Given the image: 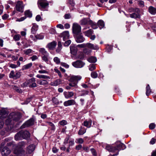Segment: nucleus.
Returning a JSON list of instances; mask_svg holds the SVG:
<instances>
[{
  "label": "nucleus",
  "mask_w": 156,
  "mask_h": 156,
  "mask_svg": "<svg viewBox=\"0 0 156 156\" xmlns=\"http://www.w3.org/2000/svg\"><path fill=\"white\" fill-rule=\"evenodd\" d=\"M32 50L31 49H28L26 50H24L23 52L25 54L27 55L29 54L30 53L32 52Z\"/></svg>",
  "instance_id": "nucleus-50"
},
{
  "label": "nucleus",
  "mask_w": 156,
  "mask_h": 156,
  "mask_svg": "<svg viewBox=\"0 0 156 156\" xmlns=\"http://www.w3.org/2000/svg\"><path fill=\"white\" fill-rule=\"evenodd\" d=\"M105 149L109 152H115L116 151V147L111 146L110 145H107Z\"/></svg>",
  "instance_id": "nucleus-19"
},
{
  "label": "nucleus",
  "mask_w": 156,
  "mask_h": 156,
  "mask_svg": "<svg viewBox=\"0 0 156 156\" xmlns=\"http://www.w3.org/2000/svg\"><path fill=\"white\" fill-rule=\"evenodd\" d=\"M81 77L79 76H71L69 80V81L71 82H76L80 80Z\"/></svg>",
  "instance_id": "nucleus-10"
},
{
  "label": "nucleus",
  "mask_w": 156,
  "mask_h": 156,
  "mask_svg": "<svg viewBox=\"0 0 156 156\" xmlns=\"http://www.w3.org/2000/svg\"><path fill=\"white\" fill-rule=\"evenodd\" d=\"M139 13L140 12H134L133 13L130 14V17L132 18H140V16Z\"/></svg>",
  "instance_id": "nucleus-24"
},
{
  "label": "nucleus",
  "mask_w": 156,
  "mask_h": 156,
  "mask_svg": "<svg viewBox=\"0 0 156 156\" xmlns=\"http://www.w3.org/2000/svg\"><path fill=\"white\" fill-rule=\"evenodd\" d=\"M24 7L23 5L22 2L18 1L16 5V10L21 12H23V9Z\"/></svg>",
  "instance_id": "nucleus-9"
},
{
  "label": "nucleus",
  "mask_w": 156,
  "mask_h": 156,
  "mask_svg": "<svg viewBox=\"0 0 156 156\" xmlns=\"http://www.w3.org/2000/svg\"><path fill=\"white\" fill-rule=\"evenodd\" d=\"M38 7L40 9H44L48 8L49 3L46 0H38L37 2Z\"/></svg>",
  "instance_id": "nucleus-3"
},
{
  "label": "nucleus",
  "mask_w": 156,
  "mask_h": 156,
  "mask_svg": "<svg viewBox=\"0 0 156 156\" xmlns=\"http://www.w3.org/2000/svg\"><path fill=\"white\" fill-rule=\"evenodd\" d=\"M73 32L75 35L80 34L81 32V27L78 24L74 23L72 27Z\"/></svg>",
  "instance_id": "nucleus-4"
},
{
  "label": "nucleus",
  "mask_w": 156,
  "mask_h": 156,
  "mask_svg": "<svg viewBox=\"0 0 156 156\" xmlns=\"http://www.w3.org/2000/svg\"><path fill=\"white\" fill-rule=\"evenodd\" d=\"M59 123L60 125L62 126H64L67 124V122L65 120H63L62 121H60Z\"/></svg>",
  "instance_id": "nucleus-53"
},
{
  "label": "nucleus",
  "mask_w": 156,
  "mask_h": 156,
  "mask_svg": "<svg viewBox=\"0 0 156 156\" xmlns=\"http://www.w3.org/2000/svg\"><path fill=\"white\" fill-rule=\"evenodd\" d=\"M61 83V80L60 79H57L52 83V85L54 86H57L59 85Z\"/></svg>",
  "instance_id": "nucleus-39"
},
{
  "label": "nucleus",
  "mask_w": 156,
  "mask_h": 156,
  "mask_svg": "<svg viewBox=\"0 0 156 156\" xmlns=\"http://www.w3.org/2000/svg\"><path fill=\"white\" fill-rule=\"evenodd\" d=\"M22 135L23 138V139H27L30 138V134L29 131L25 130L21 131Z\"/></svg>",
  "instance_id": "nucleus-13"
},
{
  "label": "nucleus",
  "mask_w": 156,
  "mask_h": 156,
  "mask_svg": "<svg viewBox=\"0 0 156 156\" xmlns=\"http://www.w3.org/2000/svg\"><path fill=\"white\" fill-rule=\"evenodd\" d=\"M98 24L99 27L100 29L103 28L105 26V24L104 21L101 20H100L98 22Z\"/></svg>",
  "instance_id": "nucleus-34"
},
{
  "label": "nucleus",
  "mask_w": 156,
  "mask_h": 156,
  "mask_svg": "<svg viewBox=\"0 0 156 156\" xmlns=\"http://www.w3.org/2000/svg\"><path fill=\"white\" fill-rule=\"evenodd\" d=\"M76 103V102L74 100L71 99L65 101L64 102L63 104L65 106H68L70 105H74Z\"/></svg>",
  "instance_id": "nucleus-15"
},
{
  "label": "nucleus",
  "mask_w": 156,
  "mask_h": 156,
  "mask_svg": "<svg viewBox=\"0 0 156 156\" xmlns=\"http://www.w3.org/2000/svg\"><path fill=\"white\" fill-rule=\"evenodd\" d=\"M146 94L147 96H148L150 94V93L151 91L150 87L149 84H148L147 85L146 87Z\"/></svg>",
  "instance_id": "nucleus-38"
},
{
  "label": "nucleus",
  "mask_w": 156,
  "mask_h": 156,
  "mask_svg": "<svg viewBox=\"0 0 156 156\" xmlns=\"http://www.w3.org/2000/svg\"><path fill=\"white\" fill-rule=\"evenodd\" d=\"M71 43V40H67L64 43V45L65 46H68Z\"/></svg>",
  "instance_id": "nucleus-58"
},
{
  "label": "nucleus",
  "mask_w": 156,
  "mask_h": 156,
  "mask_svg": "<svg viewBox=\"0 0 156 156\" xmlns=\"http://www.w3.org/2000/svg\"><path fill=\"white\" fill-rule=\"evenodd\" d=\"M86 47H87L88 48L93 49L97 50L98 49V47L97 46H95L94 44H92L90 43H87L86 44Z\"/></svg>",
  "instance_id": "nucleus-26"
},
{
  "label": "nucleus",
  "mask_w": 156,
  "mask_h": 156,
  "mask_svg": "<svg viewBox=\"0 0 156 156\" xmlns=\"http://www.w3.org/2000/svg\"><path fill=\"white\" fill-rule=\"evenodd\" d=\"M54 61L57 64H59L60 62V59L57 57H55L54 58Z\"/></svg>",
  "instance_id": "nucleus-46"
},
{
  "label": "nucleus",
  "mask_w": 156,
  "mask_h": 156,
  "mask_svg": "<svg viewBox=\"0 0 156 156\" xmlns=\"http://www.w3.org/2000/svg\"><path fill=\"white\" fill-rule=\"evenodd\" d=\"M86 132V129L83 127H81L78 131V134L79 135H82Z\"/></svg>",
  "instance_id": "nucleus-31"
},
{
  "label": "nucleus",
  "mask_w": 156,
  "mask_h": 156,
  "mask_svg": "<svg viewBox=\"0 0 156 156\" xmlns=\"http://www.w3.org/2000/svg\"><path fill=\"white\" fill-rule=\"evenodd\" d=\"M53 102L55 105H58L59 103V101L58 99L55 97H53L52 99Z\"/></svg>",
  "instance_id": "nucleus-43"
},
{
  "label": "nucleus",
  "mask_w": 156,
  "mask_h": 156,
  "mask_svg": "<svg viewBox=\"0 0 156 156\" xmlns=\"http://www.w3.org/2000/svg\"><path fill=\"white\" fill-rule=\"evenodd\" d=\"M72 64L74 67L76 68H81L85 65V63L83 61L78 60L76 61L73 62Z\"/></svg>",
  "instance_id": "nucleus-6"
},
{
  "label": "nucleus",
  "mask_w": 156,
  "mask_h": 156,
  "mask_svg": "<svg viewBox=\"0 0 156 156\" xmlns=\"http://www.w3.org/2000/svg\"><path fill=\"white\" fill-rule=\"evenodd\" d=\"M25 14L26 17H31L32 16V14L31 12L28 10L26 11L25 12Z\"/></svg>",
  "instance_id": "nucleus-40"
},
{
  "label": "nucleus",
  "mask_w": 156,
  "mask_h": 156,
  "mask_svg": "<svg viewBox=\"0 0 156 156\" xmlns=\"http://www.w3.org/2000/svg\"><path fill=\"white\" fill-rule=\"evenodd\" d=\"M77 83L76 82H71L69 84V85L71 87H75L77 86Z\"/></svg>",
  "instance_id": "nucleus-57"
},
{
  "label": "nucleus",
  "mask_w": 156,
  "mask_h": 156,
  "mask_svg": "<svg viewBox=\"0 0 156 156\" xmlns=\"http://www.w3.org/2000/svg\"><path fill=\"white\" fill-rule=\"evenodd\" d=\"M38 26L35 23L33 24L31 28V32L33 34H35L38 30Z\"/></svg>",
  "instance_id": "nucleus-23"
},
{
  "label": "nucleus",
  "mask_w": 156,
  "mask_h": 156,
  "mask_svg": "<svg viewBox=\"0 0 156 156\" xmlns=\"http://www.w3.org/2000/svg\"><path fill=\"white\" fill-rule=\"evenodd\" d=\"M77 47L80 48H83L86 47V44H78L77 45Z\"/></svg>",
  "instance_id": "nucleus-62"
},
{
  "label": "nucleus",
  "mask_w": 156,
  "mask_h": 156,
  "mask_svg": "<svg viewBox=\"0 0 156 156\" xmlns=\"http://www.w3.org/2000/svg\"><path fill=\"white\" fill-rule=\"evenodd\" d=\"M10 117L13 120L16 121H18L21 118V115L19 113H12L9 115V118H10Z\"/></svg>",
  "instance_id": "nucleus-7"
},
{
  "label": "nucleus",
  "mask_w": 156,
  "mask_h": 156,
  "mask_svg": "<svg viewBox=\"0 0 156 156\" xmlns=\"http://www.w3.org/2000/svg\"><path fill=\"white\" fill-rule=\"evenodd\" d=\"M11 152V150L9 147H4L2 150L1 152L3 156H6Z\"/></svg>",
  "instance_id": "nucleus-12"
},
{
  "label": "nucleus",
  "mask_w": 156,
  "mask_h": 156,
  "mask_svg": "<svg viewBox=\"0 0 156 156\" xmlns=\"http://www.w3.org/2000/svg\"><path fill=\"white\" fill-rule=\"evenodd\" d=\"M21 37V36L20 34H17L14 36L13 38L15 41H17L20 40Z\"/></svg>",
  "instance_id": "nucleus-42"
},
{
  "label": "nucleus",
  "mask_w": 156,
  "mask_h": 156,
  "mask_svg": "<svg viewBox=\"0 0 156 156\" xmlns=\"http://www.w3.org/2000/svg\"><path fill=\"white\" fill-rule=\"evenodd\" d=\"M96 68L94 64H90L89 66V69L92 71L94 70Z\"/></svg>",
  "instance_id": "nucleus-47"
},
{
  "label": "nucleus",
  "mask_w": 156,
  "mask_h": 156,
  "mask_svg": "<svg viewBox=\"0 0 156 156\" xmlns=\"http://www.w3.org/2000/svg\"><path fill=\"white\" fill-rule=\"evenodd\" d=\"M70 48L71 53L73 55H75L77 52V48L74 45H71L70 46Z\"/></svg>",
  "instance_id": "nucleus-18"
},
{
  "label": "nucleus",
  "mask_w": 156,
  "mask_h": 156,
  "mask_svg": "<svg viewBox=\"0 0 156 156\" xmlns=\"http://www.w3.org/2000/svg\"><path fill=\"white\" fill-rule=\"evenodd\" d=\"M92 122V121L91 119L89 120L88 121L86 120L83 122V125L87 128H90L91 127Z\"/></svg>",
  "instance_id": "nucleus-27"
},
{
  "label": "nucleus",
  "mask_w": 156,
  "mask_h": 156,
  "mask_svg": "<svg viewBox=\"0 0 156 156\" xmlns=\"http://www.w3.org/2000/svg\"><path fill=\"white\" fill-rule=\"evenodd\" d=\"M35 37L36 38V39H42L44 38V36L41 34L36 35Z\"/></svg>",
  "instance_id": "nucleus-48"
},
{
  "label": "nucleus",
  "mask_w": 156,
  "mask_h": 156,
  "mask_svg": "<svg viewBox=\"0 0 156 156\" xmlns=\"http://www.w3.org/2000/svg\"><path fill=\"white\" fill-rule=\"evenodd\" d=\"M39 51L43 55H47V56L49 55L48 53L44 48H41L39 50Z\"/></svg>",
  "instance_id": "nucleus-32"
},
{
  "label": "nucleus",
  "mask_w": 156,
  "mask_h": 156,
  "mask_svg": "<svg viewBox=\"0 0 156 156\" xmlns=\"http://www.w3.org/2000/svg\"><path fill=\"white\" fill-rule=\"evenodd\" d=\"M68 3L71 6H73L74 5V3L73 0H69Z\"/></svg>",
  "instance_id": "nucleus-63"
},
{
  "label": "nucleus",
  "mask_w": 156,
  "mask_h": 156,
  "mask_svg": "<svg viewBox=\"0 0 156 156\" xmlns=\"http://www.w3.org/2000/svg\"><path fill=\"white\" fill-rule=\"evenodd\" d=\"M32 66V63L30 62L23 66L22 69L23 70L27 69L31 67Z\"/></svg>",
  "instance_id": "nucleus-36"
},
{
  "label": "nucleus",
  "mask_w": 156,
  "mask_h": 156,
  "mask_svg": "<svg viewBox=\"0 0 156 156\" xmlns=\"http://www.w3.org/2000/svg\"><path fill=\"white\" fill-rule=\"evenodd\" d=\"M34 119L33 118H31L26 122L20 127L21 129H23L26 127H28L32 126L34 124Z\"/></svg>",
  "instance_id": "nucleus-5"
},
{
  "label": "nucleus",
  "mask_w": 156,
  "mask_h": 156,
  "mask_svg": "<svg viewBox=\"0 0 156 156\" xmlns=\"http://www.w3.org/2000/svg\"><path fill=\"white\" fill-rule=\"evenodd\" d=\"M8 114L6 110L4 108H2L1 109V119L6 117Z\"/></svg>",
  "instance_id": "nucleus-16"
},
{
  "label": "nucleus",
  "mask_w": 156,
  "mask_h": 156,
  "mask_svg": "<svg viewBox=\"0 0 156 156\" xmlns=\"http://www.w3.org/2000/svg\"><path fill=\"white\" fill-rule=\"evenodd\" d=\"M7 146L8 147H9V148L10 149V147H11L10 148L12 147H14V144L13 142H10L7 143Z\"/></svg>",
  "instance_id": "nucleus-61"
},
{
  "label": "nucleus",
  "mask_w": 156,
  "mask_h": 156,
  "mask_svg": "<svg viewBox=\"0 0 156 156\" xmlns=\"http://www.w3.org/2000/svg\"><path fill=\"white\" fill-rule=\"evenodd\" d=\"M76 141H77V143L78 144H82L84 142L83 139L81 138L77 139Z\"/></svg>",
  "instance_id": "nucleus-52"
},
{
  "label": "nucleus",
  "mask_w": 156,
  "mask_h": 156,
  "mask_svg": "<svg viewBox=\"0 0 156 156\" xmlns=\"http://www.w3.org/2000/svg\"><path fill=\"white\" fill-rule=\"evenodd\" d=\"M93 30L92 29H90L87 31H85L84 33L85 35L87 37H90L93 34Z\"/></svg>",
  "instance_id": "nucleus-33"
},
{
  "label": "nucleus",
  "mask_w": 156,
  "mask_h": 156,
  "mask_svg": "<svg viewBox=\"0 0 156 156\" xmlns=\"http://www.w3.org/2000/svg\"><path fill=\"white\" fill-rule=\"evenodd\" d=\"M57 45V42L54 41L48 44L46 47L50 50H53L55 48Z\"/></svg>",
  "instance_id": "nucleus-11"
},
{
  "label": "nucleus",
  "mask_w": 156,
  "mask_h": 156,
  "mask_svg": "<svg viewBox=\"0 0 156 156\" xmlns=\"http://www.w3.org/2000/svg\"><path fill=\"white\" fill-rule=\"evenodd\" d=\"M15 139L16 140H20L23 139L21 131L16 134L15 136Z\"/></svg>",
  "instance_id": "nucleus-25"
},
{
  "label": "nucleus",
  "mask_w": 156,
  "mask_h": 156,
  "mask_svg": "<svg viewBox=\"0 0 156 156\" xmlns=\"http://www.w3.org/2000/svg\"><path fill=\"white\" fill-rule=\"evenodd\" d=\"M129 12H140V9L138 8H136L134 9L133 8L129 9L128 10Z\"/></svg>",
  "instance_id": "nucleus-37"
},
{
  "label": "nucleus",
  "mask_w": 156,
  "mask_h": 156,
  "mask_svg": "<svg viewBox=\"0 0 156 156\" xmlns=\"http://www.w3.org/2000/svg\"><path fill=\"white\" fill-rule=\"evenodd\" d=\"M35 79L34 78H31L30 79H29L27 81V83L29 85L30 84H32L34 82H35Z\"/></svg>",
  "instance_id": "nucleus-45"
},
{
  "label": "nucleus",
  "mask_w": 156,
  "mask_h": 156,
  "mask_svg": "<svg viewBox=\"0 0 156 156\" xmlns=\"http://www.w3.org/2000/svg\"><path fill=\"white\" fill-rule=\"evenodd\" d=\"M90 151H91L93 155L94 156H96L97 155V153L95 150L93 148H92L90 149Z\"/></svg>",
  "instance_id": "nucleus-54"
},
{
  "label": "nucleus",
  "mask_w": 156,
  "mask_h": 156,
  "mask_svg": "<svg viewBox=\"0 0 156 156\" xmlns=\"http://www.w3.org/2000/svg\"><path fill=\"white\" fill-rule=\"evenodd\" d=\"M87 60L90 62L95 63L97 61V59L95 57H91L88 59Z\"/></svg>",
  "instance_id": "nucleus-35"
},
{
  "label": "nucleus",
  "mask_w": 156,
  "mask_h": 156,
  "mask_svg": "<svg viewBox=\"0 0 156 156\" xmlns=\"http://www.w3.org/2000/svg\"><path fill=\"white\" fill-rule=\"evenodd\" d=\"M48 55H45L42 57V60L46 62H47L48 61Z\"/></svg>",
  "instance_id": "nucleus-49"
},
{
  "label": "nucleus",
  "mask_w": 156,
  "mask_h": 156,
  "mask_svg": "<svg viewBox=\"0 0 156 156\" xmlns=\"http://www.w3.org/2000/svg\"><path fill=\"white\" fill-rule=\"evenodd\" d=\"M80 23L81 25H86L89 23L94 29H96L97 28V26L96 23L93 22L89 18H84L80 21Z\"/></svg>",
  "instance_id": "nucleus-2"
},
{
  "label": "nucleus",
  "mask_w": 156,
  "mask_h": 156,
  "mask_svg": "<svg viewBox=\"0 0 156 156\" xmlns=\"http://www.w3.org/2000/svg\"><path fill=\"white\" fill-rule=\"evenodd\" d=\"M36 77L39 79H50V77L44 75H39L37 74L36 76Z\"/></svg>",
  "instance_id": "nucleus-30"
},
{
  "label": "nucleus",
  "mask_w": 156,
  "mask_h": 156,
  "mask_svg": "<svg viewBox=\"0 0 156 156\" xmlns=\"http://www.w3.org/2000/svg\"><path fill=\"white\" fill-rule=\"evenodd\" d=\"M21 76V73L17 72L15 74L13 71H11L9 75V77L14 79H16L20 78Z\"/></svg>",
  "instance_id": "nucleus-8"
},
{
  "label": "nucleus",
  "mask_w": 156,
  "mask_h": 156,
  "mask_svg": "<svg viewBox=\"0 0 156 156\" xmlns=\"http://www.w3.org/2000/svg\"><path fill=\"white\" fill-rule=\"evenodd\" d=\"M148 11L152 15L156 14V8L152 6H150L149 7Z\"/></svg>",
  "instance_id": "nucleus-28"
},
{
  "label": "nucleus",
  "mask_w": 156,
  "mask_h": 156,
  "mask_svg": "<svg viewBox=\"0 0 156 156\" xmlns=\"http://www.w3.org/2000/svg\"><path fill=\"white\" fill-rule=\"evenodd\" d=\"M82 93L81 94V96H83L86 95H87L89 92L87 90H84L82 91Z\"/></svg>",
  "instance_id": "nucleus-56"
},
{
  "label": "nucleus",
  "mask_w": 156,
  "mask_h": 156,
  "mask_svg": "<svg viewBox=\"0 0 156 156\" xmlns=\"http://www.w3.org/2000/svg\"><path fill=\"white\" fill-rule=\"evenodd\" d=\"M116 147V151H118L121 150H123L125 149L126 147L125 144L120 142H119L117 144V146Z\"/></svg>",
  "instance_id": "nucleus-17"
},
{
  "label": "nucleus",
  "mask_w": 156,
  "mask_h": 156,
  "mask_svg": "<svg viewBox=\"0 0 156 156\" xmlns=\"http://www.w3.org/2000/svg\"><path fill=\"white\" fill-rule=\"evenodd\" d=\"M9 118L6 119L5 121V123L6 125H8L9 124L11 121V117H10V118H9Z\"/></svg>",
  "instance_id": "nucleus-51"
},
{
  "label": "nucleus",
  "mask_w": 156,
  "mask_h": 156,
  "mask_svg": "<svg viewBox=\"0 0 156 156\" xmlns=\"http://www.w3.org/2000/svg\"><path fill=\"white\" fill-rule=\"evenodd\" d=\"M64 96L66 98L68 99L73 96L74 95V93L72 91H69L67 92H64Z\"/></svg>",
  "instance_id": "nucleus-22"
},
{
  "label": "nucleus",
  "mask_w": 156,
  "mask_h": 156,
  "mask_svg": "<svg viewBox=\"0 0 156 156\" xmlns=\"http://www.w3.org/2000/svg\"><path fill=\"white\" fill-rule=\"evenodd\" d=\"M25 146V143L23 141L20 142L16 145V148L14 150V153L20 156H26V153L23 147Z\"/></svg>",
  "instance_id": "nucleus-1"
},
{
  "label": "nucleus",
  "mask_w": 156,
  "mask_h": 156,
  "mask_svg": "<svg viewBox=\"0 0 156 156\" xmlns=\"http://www.w3.org/2000/svg\"><path fill=\"white\" fill-rule=\"evenodd\" d=\"M12 88L13 89L16 90V91L20 93H21L22 92V91L21 90V89L20 88H19L17 86L15 85H12Z\"/></svg>",
  "instance_id": "nucleus-41"
},
{
  "label": "nucleus",
  "mask_w": 156,
  "mask_h": 156,
  "mask_svg": "<svg viewBox=\"0 0 156 156\" xmlns=\"http://www.w3.org/2000/svg\"><path fill=\"white\" fill-rule=\"evenodd\" d=\"M60 36L61 37H63L64 40L68 38L69 37V32L68 31H65L62 32L60 34Z\"/></svg>",
  "instance_id": "nucleus-21"
},
{
  "label": "nucleus",
  "mask_w": 156,
  "mask_h": 156,
  "mask_svg": "<svg viewBox=\"0 0 156 156\" xmlns=\"http://www.w3.org/2000/svg\"><path fill=\"white\" fill-rule=\"evenodd\" d=\"M91 76L93 78H96L97 77L98 74L95 72H93L91 73Z\"/></svg>",
  "instance_id": "nucleus-44"
},
{
  "label": "nucleus",
  "mask_w": 156,
  "mask_h": 156,
  "mask_svg": "<svg viewBox=\"0 0 156 156\" xmlns=\"http://www.w3.org/2000/svg\"><path fill=\"white\" fill-rule=\"evenodd\" d=\"M54 70L55 72L57 73L58 74L60 78H61L62 77V76L60 71L58 70V69H55Z\"/></svg>",
  "instance_id": "nucleus-55"
},
{
  "label": "nucleus",
  "mask_w": 156,
  "mask_h": 156,
  "mask_svg": "<svg viewBox=\"0 0 156 156\" xmlns=\"http://www.w3.org/2000/svg\"><path fill=\"white\" fill-rule=\"evenodd\" d=\"M50 33L52 34H54L55 33L56 31L55 29L54 28H51L50 30Z\"/></svg>",
  "instance_id": "nucleus-64"
},
{
  "label": "nucleus",
  "mask_w": 156,
  "mask_h": 156,
  "mask_svg": "<svg viewBox=\"0 0 156 156\" xmlns=\"http://www.w3.org/2000/svg\"><path fill=\"white\" fill-rule=\"evenodd\" d=\"M155 125L154 123H151L149 125V127L150 129H153L155 128Z\"/></svg>",
  "instance_id": "nucleus-59"
},
{
  "label": "nucleus",
  "mask_w": 156,
  "mask_h": 156,
  "mask_svg": "<svg viewBox=\"0 0 156 156\" xmlns=\"http://www.w3.org/2000/svg\"><path fill=\"white\" fill-rule=\"evenodd\" d=\"M76 37V41L78 43L83 42L85 40V39L83 36L80 34H78L75 35Z\"/></svg>",
  "instance_id": "nucleus-14"
},
{
  "label": "nucleus",
  "mask_w": 156,
  "mask_h": 156,
  "mask_svg": "<svg viewBox=\"0 0 156 156\" xmlns=\"http://www.w3.org/2000/svg\"><path fill=\"white\" fill-rule=\"evenodd\" d=\"M138 4L139 6L141 7H143L144 6V3L143 1L140 0L138 2Z\"/></svg>",
  "instance_id": "nucleus-60"
},
{
  "label": "nucleus",
  "mask_w": 156,
  "mask_h": 156,
  "mask_svg": "<svg viewBox=\"0 0 156 156\" xmlns=\"http://www.w3.org/2000/svg\"><path fill=\"white\" fill-rule=\"evenodd\" d=\"M35 147V146L34 145L31 144L28 147L27 151L29 154H30L34 150Z\"/></svg>",
  "instance_id": "nucleus-20"
},
{
  "label": "nucleus",
  "mask_w": 156,
  "mask_h": 156,
  "mask_svg": "<svg viewBox=\"0 0 156 156\" xmlns=\"http://www.w3.org/2000/svg\"><path fill=\"white\" fill-rule=\"evenodd\" d=\"M37 83L39 85H47L48 83V82L45 80H38Z\"/></svg>",
  "instance_id": "nucleus-29"
}]
</instances>
